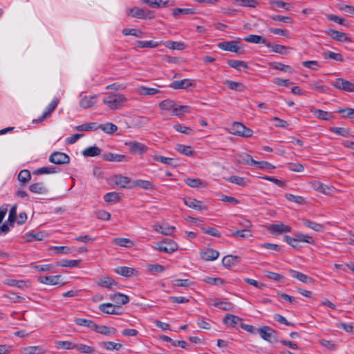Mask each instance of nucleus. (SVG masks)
<instances>
[{
  "label": "nucleus",
  "instance_id": "obj_1",
  "mask_svg": "<svg viewBox=\"0 0 354 354\" xmlns=\"http://www.w3.org/2000/svg\"><path fill=\"white\" fill-rule=\"evenodd\" d=\"M103 103L111 110H118L124 106L127 98L120 93H105Z\"/></svg>",
  "mask_w": 354,
  "mask_h": 354
},
{
  "label": "nucleus",
  "instance_id": "obj_2",
  "mask_svg": "<svg viewBox=\"0 0 354 354\" xmlns=\"http://www.w3.org/2000/svg\"><path fill=\"white\" fill-rule=\"evenodd\" d=\"M127 14L132 17L139 19H151L153 17V12L147 8L134 7L127 9Z\"/></svg>",
  "mask_w": 354,
  "mask_h": 354
},
{
  "label": "nucleus",
  "instance_id": "obj_3",
  "mask_svg": "<svg viewBox=\"0 0 354 354\" xmlns=\"http://www.w3.org/2000/svg\"><path fill=\"white\" fill-rule=\"evenodd\" d=\"M239 42L236 40L224 41L218 44V47L223 50L233 52L236 54H241L243 50L238 46Z\"/></svg>",
  "mask_w": 354,
  "mask_h": 354
},
{
  "label": "nucleus",
  "instance_id": "obj_4",
  "mask_svg": "<svg viewBox=\"0 0 354 354\" xmlns=\"http://www.w3.org/2000/svg\"><path fill=\"white\" fill-rule=\"evenodd\" d=\"M178 248V244L171 239H165L158 244V250L160 252L171 254Z\"/></svg>",
  "mask_w": 354,
  "mask_h": 354
},
{
  "label": "nucleus",
  "instance_id": "obj_5",
  "mask_svg": "<svg viewBox=\"0 0 354 354\" xmlns=\"http://www.w3.org/2000/svg\"><path fill=\"white\" fill-rule=\"evenodd\" d=\"M59 102V100L57 97H55L51 102L48 105L44 111L43 114L36 120H33V123L35 122H41L44 121L47 118L50 116L52 113L56 109L58 104Z\"/></svg>",
  "mask_w": 354,
  "mask_h": 354
},
{
  "label": "nucleus",
  "instance_id": "obj_6",
  "mask_svg": "<svg viewBox=\"0 0 354 354\" xmlns=\"http://www.w3.org/2000/svg\"><path fill=\"white\" fill-rule=\"evenodd\" d=\"M332 85L341 91L346 92L354 91V83L348 81L344 78H337L335 82L332 83Z\"/></svg>",
  "mask_w": 354,
  "mask_h": 354
},
{
  "label": "nucleus",
  "instance_id": "obj_7",
  "mask_svg": "<svg viewBox=\"0 0 354 354\" xmlns=\"http://www.w3.org/2000/svg\"><path fill=\"white\" fill-rule=\"evenodd\" d=\"M49 161L56 165L68 164L70 162V157L65 153L55 151L50 156Z\"/></svg>",
  "mask_w": 354,
  "mask_h": 354
},
{
  "label": "nucleus",
  "instance_id": "obj_8",
  "mask_svg": "<svg viewBox=\"0 0 354 354\" xmlns=\"http://www.w3.org/2000/svg\"><path fill=\"white\" fill-rule=\"evenodd\" d=\"M125 145L129 146L130 152L133 154L142 155L148 149V147L145 145L136 141L127 142Z\"/></svg>",
  "mask_w": 354,
  "mask_h": 354
},
{
  "label": "nucleus",
  "instance_id": "obj_9",
  "mask_svg": "<svg viewBox=\"0 0 354 354\" xmlns=\"http://www.w3.org/2000/svg\"><path fill=\"white\" fill-rule=\"evenodd\" d=\"M274 333L275 330L269 326H264L258 328V333L261 337L270 342H272L275 340Z\"/></svg>",
  "mask_w": 354,
  "mask_h": 354
},
{
  "label": "nucleus",
  "instance_id": "obj_10",
  "mask_svg": "<svg viewBox=\"0 0 354 354\" xmlns=\"http://www.w3.org/2000/svg\"><path fill=\"white\" fill-rule=\"evenodd\" d=\"M102 160L110 162H128L129 158L126 155L113 153L111 152L104 153L102 156Z\"/></svg>",
  "mask_w": 354,
  "mask_h": 354
},
{
  "label": "nucleus",
  "instance_id": "obj_11",
  "mask_svg": "<svg viewBox=\"0 0 354 354\" xmlns=\"http://www.w3.org/2000/svg\"><path fill=\"white\" fill-rule=\"evenodd\" d=\"M291 227L284 225L282 223L272 224L268 227V230L273 234H281L285 232H291Z\"/></svg>",
  "mask_w": 354,
  "mask_h": 354
},
{
  "label": "nucleus",
  "instance_id": "obj_12",
  "mask_svg": "<svg viewBox=\"0 0 354 354\" xmlns=\"http://www.w3.org/2000/svg\"><path fill=\"white\" fill-rule=\"evenodd\" d=\"M154 231L164 235L172 236L175 232L176 227L170 226L168 223L156 224L153 226Z\"/></svg>",
  "mask_w": 354,
  "mask_h": 354
},
{
  "label": "nucleus",
  "instance_id": "obj_13",
  "mask_svg": "<svg viewBox=\"0 0 354 354\" xmlns=\"http://www.w3.org/2000/svg\"><path fill=\"white\" fill-rule=\"evenodd\" d=\"M183 202L187 207L196 210H207V207L203 205V202L193 198H187L183 199Z\"/></svg>",
  "mask_w": 354,
  "mask_h": 354
},
{
  "label": "nucleus",
  "instance_id": "obj_14",
  "mask_svg": "<svg viewBox=\"0 0 354 354\" xmlns=\"http://www.w3.org/2000/svg\"><path fill=\"white\" fill-rule=\"evenodd\" d=\"M121 308L119 306L113 305L111 303L102 304L99 306V309L104 313L110 315H120L121 313L119 310Z\"/></svg>",
  "mask_w": 354,
  "mask_h": 354
},
{
  "label": "nucleus",
  "instance_id": "obj_15",
  "mask_svg": "<svg viewBox=\"0 0 354 354\" xmlns=\"http://www.w3.org/2000/svg\"><path fill=\"white\" fill-rule=\"evenodd\" d=\"M243 40L248 43L252 44H263L267 47H271L272 43L268 42L264 37L257 35H249L244 37Z\"/></svg>",
  "mask_w": 354,
  "mask_h": 354
},
{
  "label": "nucleus",
  "instance_id": "obj_16",
  "mask_svg": "<svg viewBox=\"0 0 354 354\" xmlns=\"http://www.w3.org/2000/svg\"><path fill=\"white\" fill-rule=\"evenodd\" d=\"M326 33L336 41L342 42L351 41V39L344 32H339L333 29H328L326 31Z\"/></svg>",
  "mask_w": 354,
  "mask_h": 354
},
{
  "label": "nucleus",
  "instance_id": "obj_17",
  "mask_svg": "<svg viewBox=\"0 0 354 354\" xmlns=\"http://www.w3.org/2000/svg\"><path fill=\"white\" fill-rule=\"evenodd\" d=\"M310 111L319 120L328 121L333 118L332 113L317 109L314 106L310 107Z\"/></svg>",
  "mask_w": 354,
  "mask_h": 354
},
{
  "label": "nucleus",
  "instance_id": "obj_18",
  "mask_svg": "<svg viewBox=\"0 0 354 354\" xmlns=\"http://www.w3.org/2000/svg\"><path fill=\"white\" fill-rule=\"evenodd\" d=\"M95 331L100 334L105 335L109 337H114L117 333V330L113 327H109L104 325H95Z\"/></svg>",
  "mask_w": 354,
  "mask_h": 354
},
{
  "label": "nucleus",
  "instance_id": "obj_19",
  "mask_svg": "<svg viewBox=\"0 0 354 354\" xmlns=\"http://www.w3.org/2000/svg\"><path fill=\"white\" fill-rule=\"evenodd\" d=\"M97 95L84 96L80 101V106L83 109L92 108L97 102Z\"/></svg>",
  "mask_w": 354,
  "mask_h": 354
},
{
  "label": "nucleus",
  "instance_id": "obj_20",
  "mask_svg": "<svg viewBox=\"0 0 354 354\" xmlns=\"http://www.w3.org/2000/svg\"><path fill=\"white\" fill-rule=\"evenodd\" d=\"M112 182L121 188H126L130 183L132 184L131 179L127 176L122 175H115L112 178Z\"/></svg>",
  "mask_w": 354,
  "mask_h": 354
},
{
  "label": "nucleus",
  "instance_id": "obj_21",
  "mask_svg": "<svg viewBox=\"0 0 354 354\" xmlns=\"http://www.w3.org/2000/svg\"><path fill=\"white\" fill-rule=\"evenodd\" d=\"M193 86L194 84L189 79L174 81L169 85V86L174 89H186Z\"/></svg>",
  "mask_w": 354,
  "mask_h": 354
},
{
  "label": "nucleus",
  "instance_id": "obj_22",
  "mask_svg": "<svg viewBox=\"0 0 354 354\" xmlns=\"http://www.w3.org/2000/svg\"><path fill=\"white\" fill-rule=\"evenodd\" d=\"M110 299L120 308L122 305L127 304L129 301V297L120 292H117L111 295Z\"/></svg>",
  "mask_w": 354,
  "mask_h": 354
},
{
  "label": "nucleus",
  "instance_id": "obj_23",
  "mask_svg": "<svg viewBox=\"0 0 354 354\" xmlns=\"http://www.w3.org/2000/svg\"><path fill=\"white\" fill-rule=\"evenodd\" d=\"M129 188L131 187H140L143 189L146 190H151L154 189V186L152 183V182L149 180H136L132 182V185L129 187Z\"/></svg>",
  "mask_w": 354,
  "mask_h": 354
},
{
  "label": "nucleus",
  "instance_id": "obj_24",
  "mask_svg": "<svg viewBox=\"0 0 354 354\" xmlns=\"http://www.w3.org/2000/svg\"><path fill=\"white\" fill-rule=\"evenodd\" d=\"M219 256V252L212 248H208L201 252V257L205 261H214Z\"/></svg>",
  "mask_w": 354,
  "mask_h": 354
},
{
  "label": "nucleus",
  "instance_id": "obj_25",
  "mask_svg": "<svg viewBox=\"0 0 354 354\" xmlns=\"http://www.w3.org/2000/svg\"><path fill=\"white\" fill-rule=\"evenodd\" d=\"M196 10L193 8H176L173 9V16L175 19H178L180 15H192L196 14Z\"/></svg>",
  "mask_w": 354,
  "mask_h": 354
},
{
  "label": "nucleus",
  "instance_id": "obj_26",
  "mask_svg": "<svg viewBox=\"0 0 354 354\" xmlns=\"http://www.w3.org/2000/svg\"><path fill=\"white\" fill-rule=\"evenodd\" d=\"M241 258L238 256L226 255L222 260L224 267L230 268L240 262Z\"/></svg>",
  "mask_w": 354,
  "mask_h": 354
},
{
  "label": "nucleus",
  "instance_id": "obj_27",
  "mask_svg": "<svg viewBox=\"0 0 354 354\" xmlns=\"http://www.w3.org/2000/svg\"><path fill=\"white\" fill-rule=\"evenodd\" d=\"M185 183L186 185L193 188L206 187L207 185L206 182L200 178H188L185 180Z\"/></svg>",
  "mask_w": 354,
  "mask_h": 354
},
{
  "label": "nucleus",
  "instance_id": "obj_28",
  "mask_svg": "<svg viewBox=\"0 0 354 354\" xmlns=\"http://www.w3.org/2000/svg\"><path fill=\"white\" fill-rule=\"evenodd\" d=\"M241 321V319L232 314H227L223 318V323L232 328H234L236 325Z\"/></svg>",
  "mask_w": 354,
  "mask_h": 354
},
{
  "label": "nucleus",
  "instance_id": "obj_29",
  "mask_svg": "<svg viewBox=\"0 0 354 354\" xmlns=\"http://www.w3.org/2000/svg\"><path fill=\"white\" fill-rule=\"evenodd\" d=\"M97 285L109 289H113L114 286H117V283L109 277H104L97 281Z\"/></svg>",
  "mask_w": 354,
  "mask_h": 354
},
{
  "label": "nucleus",
  "instance_id": "obj_30",
  "mask_svg": "<svg viewBox=\"0 0 354 354\" xmlns=\"http://www.w3.org/2000/svg\"><path fill=\"white\" fill-rule=\"evenodd\" d=\"M289 272L292 277L295 278L303 283H309L312 282V278L301 272L294 270H290Z\"/></svg>",
  "mask_w": 354,
  "mask_h": 354
},
{
  "label": "nucleus",
  "instance_id": "obj_31",
  "mask_svg": "<svg viewBox=\"0 0 354 354\" xmlns=\"http://www.w3.org/2000/svg\"><path fill=\"white\" fill-rule=\"evenodd\" d=\"M60 278L59 275L55 276H44L40 277L38 279V281L44 284L47 285H57L58 284L59 279Z\"/></svg>",
  "mask_w": 354,
  "mask_h": 354
},
{
  "label": "nucleus",
  "instance_id": "obj_32",
  "mask_svg": "<svg viewBox=\"0 0 354 354\" xmlns=\"http://www.w3.org/2000/svg\"><path fill=\"white\" fill-rule=\"evenodd\" d=\"M230 89L242 92L245 91V86L241 82H234L232 80H227L224 83Z\"/></svg>",
  "mask_w": 354,
  "mask_h": 354
},
{
  "label": "nucleus",
  "instance_id": "obj_33",
  "mask_svg": "<svg viewBox=\"0 0 354 354\" xmlns=\"http://www.w3.org/2000/svg\"><path fill=\"white\" fill-rule=\"evenodd\" d=\"M29 190L32 193L39 194H46L48 192L43 183H36L32 184L29 187Z\"/></svg>",
  "mask_w": 354,
  "mask_h": 354
},
{
  "label": "nucleus",
  "instance_id": "obj_34",
  "mask_svg": "<svg viewBox=\"0 0 354 354\" xmlns=\"http://www.w3.org/2000/svg\"><path fill=\"white\" fill-rule=\"evenodd\" d=\"M227 64L230 67L235 68L238 71H241L242 68H244V69L248 68V64L244 61L229 59L227 61Z\"/></svg>",
  "mask_w": 354,
  "mask_h": 354
},
{
  "label": "nucleus",
  "instance_id": "obj_35",
  "mask_svg": "<svg viewBox=\"0 0 354 354\" xmlns=\"http://www.w3.org/2000/svg\"><path fill=\"white\" fill-rule=\"evenodd\" d=\"M162 44V41H155L153 40L150 41H137L136 46L138 48H154L158 47Z\"/></svg>",
  "mask_w": 354,
  "mask_h": 354
},
{
  "label": "nucleus",
  "instance_id": "obj_36",
  "mask_svg": "<svg viewBox=\"0 0 354 354\" xmlns=\"http://www.w3.org/2000/svg\"><path fill=\"white\" fill-rule=\"evenodd\" d=\"M74 322L77 325L85 326L86 328H91L93 330H94L96 325L93 321L82 318H76L75 319Z\"/></svg>",
  "mask_w": 354,
  "mask_h": 354
},
{
  "label": "nucleus",
  "instance_id": "obj_37",
  "mask_svg": "<svg viewBox=\"0 0 354 354\" xmlns=\"http://www.w3.org/2000/svg\"><path fill=\"white\" fill-rule=\"evenodd\" d=\"M113 243L120 247L131 248L133 243L131 240L127 238H115L113 240Z\"/></svg>",
  "mask_w": 354,
  "mask_h": 354
},
{
  "label": "nucleus",
  "instance_id": "obj_38",
  "mask_svg": "<svg viewBox=\"0 0 354 354\" xmlns=\"http://www.w3.org/2000/svg\"><path fill=\"white\" fill-rule=\"evenodd\" d=\"M138 93L140 95H153L160 93V91L156 88L140 86L138 88Z\"/></svg>",
  "mask_w": 354,
  "mask_h": 354
},
{
  "label": "nucleus",
  "instance_id": "obj_39",
  "mask_svg": "<svg viewBox=\"0 0 354 354\" xmlns=\"http://www.w3.org/2000/svg\"><path fill=\"white\" fill-rule=\"evenodd\" d=\"M234 3L243 7L255 8L259 3L257 0H234Z\"/></svg>",
  "mask_w": 354,
  "mask_h": 354
},
{
  "label": "nucleus",
  "instance_id": "obj_40",
  "mask_svg": "<svg viewBox=\"0 0 354 354\" xmlns=\"http://www.w3.org/2000/svg\"><path fill=\"white\" fill-rule=\"evenodd\" d=\"M77 131H96L99 129V124L97 122L86 123L75 127Z\"/></svg>",
  "mask_w": 354,
  "mask_h": 354
},
{
  "label": "nucleus",
  "instance_id": "obj_41",
  "mask_svg": "<svg viewBox=\"0 0 354 354\" xmlns=\"http://www.w3.org/2000/svg\"><path fill=\"white\" fill-rule=\"evenodd\" d=\"M115 272L123 277H130L133 274L134 269L129 267L120 266L115 269Z\"/></svg>",
  "mask_w": 354,
  "mask_h": 354
},
{
  "label": "nucleus",
  "instance_id": "obj_42",
  "mask_svg": "<svg viewBox=\"0 0 354 354\" xmlns=\"http://www.w3.org/2000/svg\"><path fill=\"white\" fill-rule=\"evenodd\" d=\"M101 149L95 146L89 147L86 148L83 151L82 154L86 157H94L100 155Z\"/></svg>",
  "mask_w": 354,
  "mask_h": 354
},
{
  "label": "nucleus",
  "instance_id": "obj_43",
  "mask_svg": "<svg viewBox=\"0 0 354 354\" xmlns=\"http://www.w3.org/2000/svg\"><path fill=\"white\" fill-rule=\"evenodd\" d=\"M176 150L178 151L179 153L188 156H192L194 155V151L192 149V147L191 146H186L183 145L178 144L176 147Z\"/></svg>",
  "mask_w": 354,
  "mask_h": 354
},
{
  "label": "nucleus",
  "instance_id": "obj_44",
  "mask_svg": "<svg viewBox=\"0 0 354 354\" xmlns=\"http://www.w3.org/2000/svg\"><path fill=\"white\" fill-rule=\"evenodd\" d=\"M6 284L10 286H15L20 289L28 288V283L24 280L8 279L5 282Z\"/></svg>",
  "mask_w": 354,
  "mask_h": 354
},
{
  "label": "nucleus",
  "instance_id": "obj_45",
  "mask_svg": "<svg viewBox=\"0 0 354 354\" xmlns=\"http://www.w3.org/2000/svg\"><path fill=\"white\" fill-rule=\"evenodd\" d=\"M310 185L314 190L319 192L322 194H326L327 190L329 189L328 186L317 180L311 182Z\"/></svg>",
  "mask_w": 354,
  "mask_h": 354
},
{
  "label": "nucleus",
  "instance_id": "obj_46",
  "mask_svg": "<svg viewBox=\"0 0 354 354\" xmlns=\"http://www.w3.org/2000/svg\"><path fill=\"white\" fill-rule=\"evenodd\" d=\"M99 129L108 134H112L116 132L118 128L115 124L111 122H108L105 124H99Z\"/></svg>",
  "mask_w": 354,
  "mask_h": 354
},
{
  "label": "nucleus",
  "instance_id": "obj_47",
  "mask_svg": "<svg viewBox=\"0 0 354 354\" xmlns=\"http://www.w3.org/2000/svg\"><path fill=\"white\" fill-rule=\"evenodd\" d=\"M100 346L108 351L120 350L122 345L113 342H102L100 344Z\"/></svg>",
  "mask_w": 354,
  "mask_h": 354
},
{
  "label": "nucleus",
  "instance_id": "obj_48",
  "mask_svg": "<svg viewBox=\"0 0 354 354\" xmlns=\"http://www.w3.org/2000/svg\"><path fill=\"white\" fill-rule=\"evenodd\" d=\"M55 344L57 348L62 349L71 350L77 346V344L70 341H57Z\"/></svg>",
  "mask_w": 354,
  "mask_h": 354
},
{
  "label": "nucleus",
  "instance_id": "obj_49",
  "mask_svg": "<svg viewBox=\"0 0 354 354\" xmlns=\"http://www.w3.org/2000/svg\"><path fill=\"white\" fill-rule=\"evenodd\" d=\"M121 198L120 194L117 192H113L106 194L104 196V199L106 203H115Z\"/></svg>",
  "mask_w": 354,
  "mask_h": 354
},
{
  "label": "nucleus",
  "instance_id": "obj_50",
  "mask_svg": "<svg viewBox=\"0 0 354 354\" xmlns=\"http://www.w3.org/2000/svg\"><path fill=\"white\" fill-rule=\"evenodd\" d=\"M227 181L231 183H234V184H236V185H240L242 187L247 186L248 183L249 182V180H246L245 178L238 176H230L227 179Z\"/></svg>",
  "mask_w": 354,
  "mask_h": 354
},
{
  "label": "nucleus",
  "instance_id": "obj_51",
  "mask_svg": "<svg viewBox=\"0 0 354 354\" xmlns=\"http://www.w3.org/2000/svg\"><path fill=\"white\" fill-rule=\"evenodd\" d=\"M322 55L325 59L329 58L340 62H344V57L341 53H336L332 51H328L324 52Z\"/></svg>",
  "mask_w": 354,
  "mask_h": 354
},
{
  "label": "nucleus",
  "instance_id": "obj_52",
  "mask_svg": "<svg viewBox=\"0 0 354 354\" xmlns=\"http://www.w3.org/2000/svg\"><path fill=\"white\" fill-rule=\"evenodd\" d=\"M212 305L225 311H230L234 309V305L231 302L216 301L212 304Z\"/></svg>",
  "mask_w": 354,
  "mask_h": 354
},
{
  "label": "nucleus",
  "instance_id": "obj_53",
  "mask_svg": "<svg viewBox=\"0 0 354 354\" xmlns=\"http://www.w3.org/2000/svg\"><path fill=\"white\" fill-rule=\"evenodd\" d=\"M31 179V174L29 170L23 169L18 175V180L23 184L28 183Z\"/></svg>",
  "mask_w": 354,
  "mask_h": 354
},
{
  "label": "nucleus",
  "instance_id": "obj_54",
  "mask_svg": "<svg viewBox=\"0 0 354 354\" xmlns=\"http://www.w3.org/2000/svg\"><path fill=\"white\" fill-rule=\"evenodd\" d=\"M44 351L41 346H33L24 348V354H43Z\"/></svg>",
  "mask_w": 354,
  "mask_h": 354
},
{
  "label": "nucleus",
  "instance_id": "obj_55",
  "mask_svg": "<svg viewBox=\"0 0 354 354\" xmlns=\"http://www.w3.org/2000/svg\"><path fill=\"white\" fill-rule=\"evenodd\" d=\"M203 281L210 285L221 286L225 283V281L220 277H207L203 279Z\"/></svg>",
  "mask_w": 354,
  "mask_h": 354
},
{
  "label": "nucleus",
  "instance_id": "obj_56",
  "mask_svg": "<svg viewBox=\"0 0 354 354\" xmlns=\"http://www.w3.org/2000/svg\"><path fill=\"white\" fill-rule=\"evenodd\" d=\"M57 172L56 168L53 167H44L39 168L33 171L34 175H41L54 174Z\"/></svg>",
  "mask_w": 354,
  "mask_h": 354
},
{
  "label": "nucleus",
  "instance_id": "obj_57",
  "mask_svg": "<svg viewBox=\"0 0 354 354\" xmlns=\"http://www.w3.org/2000/svg\"><path fill=\"white\" fill-rule=\"evenodd\" d=\"M245 125L241 122H235L231 127V133L234 135L241 136L244 129Z\"/></svg>",
  "mask_w": 354,
  "mask_h": 354
},
{
  "label": "nucleus",
  "instance_id": "obj_58",
  "mask_svg": "<svg viewBox=\"0 0 354 354\" xmlns=\"http://www.w3.org/2000/svg\"><path fill=\"white\" fill-rule=\"evenodd\" d=\"M147 269L148 271H149L153 274L161 273V272H163L166 270V268L163 266L158 264V263L147 264Z\"/></svg>",
  "mask_w": 354,
  "mask_h": 354
},
{
  "label": "nucleus",
  "instance_id": "obj_59",
  "mask_svg": "<svg viewBox=\"0 0 354 354\" xmlns=\"http://www.w3.org/2000/svg\"><path fill=\"white\" fill-rule=\"evenodd\" d=\"M122 32L126 36L132 35L140 38L142 37L143 35V32L140 30L136 28H124L122 30Z\"/></svg>",
  "mask_w": 354,
  "mask_h": 354
},
{
  "label": "nucleus",
  "instance_id": "obj_60",
  "mask_svg": "<svg viewBox=\"0 0 354 354\" xmlns=\"http://www.w3.org/2000/svg\"><path fill=\"white\" fill-rule=\"evenodd\" d=\"M175 102L174 101L171 100H163L162 101L160 104H159V106L160 108L162 109V110H165V111H170V110H174V109L175 108Z\"/></svg>",
  "mask_w": 354,
  "mask_h": 354
},
{
  "label": "nucleus",
  "instance_id": "obj_61",
  "mask_svg": "<svg viewBox=\"0 0 354 354\" xmlns=\"http://www.w3.org/2000/svg\"><path fill=\"white\" fill-rule=\"evenodd\" d=\"M270 66L274 69L279 70V71H284V72H290V73L292 71V68L290 66L285 65L280 62L271 63Z\"/></svg>",
  "mask_w": 354,
  "mask_h": 354
},
{
  "label": "nucleus",
  "instance_id": "obj_62",
  "mask_svg": "<svg viewBox=\"0 0 354 354\" xmlns=\"http://www.w3.org/2000/svg\"><path fill=\"white\" fill-rule=\"evenodd\" d=\"M304 224L306 227H309V228H310V229H312V230H315L316 232H321V231H322L324 230L323 225H322L320 223H315V222H313V221H305Z\"/></svg>",
  "mask_w": 354,
  "mask_h": 354
},
{
  "label": "nucleus",
  "instance_id": "obj_63",
  "mask_svg": "<svg viewBox=\"0 0 354 354\" xmlns=\"http://www.w3.org/2000/svg\"><path fill=\"white\" fill-rule=\"evenodd\" d=\"M16 220H17V205H15L10 208V209L9 211L8 222L10 223V225L13 226Z\"/></svg>",
  "mask_w": 354,
  "mask_h": 354
},
{
  "label": "nucleus",
  "instance_id": "obj_64",
  "mask_svg": "<svg viewBox=\"0 0 354 354\" xmlns=\"http://www.w3.org/2000/svg\"><path fill=\"white\" fill-rule=\"evenodd\" d=\"M201 230L203 233L206 234L211 235L214 237H220L221 236V233L214 227H201Z\"/></svg>",
  "mask_w": 354,
  "mask_h": 354
}]
</instances>
